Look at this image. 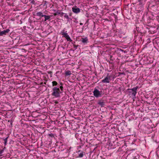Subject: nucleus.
Returning a JSON list of instances; mask_svg holds the SVG:
<instances>
[{"label": "nucleus", "mask_w": 159, "mask_h": 159, "mask_svg": "<svg viewBox=\"0 0 159 159\" xmlns=\"http://www.w3.org/2000/svg\"><path fill=\"white\" fill-rule=\"evenodd\" d=\"M52 84V86L53 87L52 88V95L56 98L60 97V94L62 93V91L63 89L62 86L63 84L60 83V85H59L55 81H53Z\"/></svg>", "instance_id": "nucleus-1"}, {"label": "nucleus", "mask_w": 159, "mask_h": 159, "mask_svg": "<svg viewBox=\"0 0 159 159\" xmlns=\"http://www.w3.org/2000/svg\"><path fill=\"white\" fill-rule=\"evenodd\" d=\"M138 88V86H136L133 89H127V90L130 94H132L134 97L135 98V96L137 93V90Z\"/></svg>", "instance_id": "nucleus-2"}, {"label": "nucleus", "mask_w": 159, "mask_h": 159, "mask_svg": "<svg viewBox=\"0 0 159 159\" xmlns=\"http://www.w3.org/2000/svg\"><path fill=\"white\" fill-rule=\"evenodd\" d=\"M93 92L94 96L96 98L101 97L104 94L102 91H99L98 89H94V90Z\"/></svg>", "instance_id": "nucleus-3"}, {"label": "nucleus", "mask_w": 159, "mask_h": 159, "mask_svg": "<svg viewBox=\"0 0 159 159\" xmlns=\"http://www.w3.org/2000/svg\"><path fill=\"white\" fill-rule=\"evenodd\" d=\"M10 30L8 29L4 30L2 31L0 30V36H3L4 35H6L10 32Z\"/></svg>", "instance_id": "nucleus-4"}, {"label": "nucleus", "mask_w": 159, "mask_h": 159, "mask_svg": "<svg viewBox=\"0 0 159 159\" xmlns=\"http://www.w3.org/2000/svg\"><path fill=\"white\" fill-rule=\"evenodd\" d=\"M110 76L107 75L105 79L102 80V82L104 83H108L110 82Z\"/></svg>", "instance_id": "nucleus-5"}, {"label": "nucleus", "mask_w": 159, "mask_h": 159, "mask_svg": "<svg viewBox=\"0 0 159 159\" xmlns=\"http://www.w3.org/2000/svg\"><path fill=\"white\" fill-rule=\"evenodd\" d=\"M72 11L75 13H78L80 12V9L77 7H72Z\"/></svg>", "instance_id": "nucleus-6"}, {"label": "nucleus", "mask_w": 159, "mask_h": 159, "mask_svg": "<svg viewBox=\"0 0 159 159\" xmlns=\"http://www.w3.org/2000/svg\"><path fill=\"white\" fill-rule=\"evenodd\" d=\"M80 41L83 43L84 45L86 44L88 42V39L87 37L84 38H82Z\"/></svg>", "instance_id": "nucleus-7"}, {"label": "nucleus", "mask_w": 159, "mask_h": 159, "mask_svg": "<svg viewBox=\"0 0 159 159\" xmlns=\"http://www.w3.org/2000/svg\"><path fill=\"white\" fill-rule=\"evenodd\" d=\"M44 17V21H46L47 20H48L49 21L50 20V18L51 17V16H47L46 15H44L43 16Z\"/></svg>", "instance_id": "nucleus-8"}, {"label": "nucleus", "mask_w": 159, "mask_h": 159, "mask_svg": "<svg viewBox=\"0 0 159 159\" xmlns=\"http://www.w3.org/2000/svg\"><path fill=\"white\" fill-rule=\"evenodd\" d=\"M105 102L102 100H99L98 102V104L101 106L102 107L105 105Z\"/></svg>", "instance_id": "nucleus-9"}, {"label": "nucleus", "mask_w": 159, "mask_h": 159, "mask_svg": "<svg viewBox=\"0 0 159 159\" xmlns=\"http://www.w3.org/2000/svg\"><path fill=\"white\" fill-rule=\"evenodd\" d=\"M63 12H59L58 11H57L56 12V13H54L53 14V15L54 16H57V15H60V16H62V14H63Z\"/></svg>", "instance_id": "nucleus-10"}, {"label": "nucleus", "mask_w": 159, "mask_h": 159, "mask_svg": "<svg viewBox=\"0 0 159 159\" xmlns=\"http://www.w3.org/2000/svg\"><path fill=\"white\" fill-rule=\"evenodd\" d=\"M36 16H37L43 17L44 15L43 14V12H39L36 13Z\"/></svg>", "instance_id": "nucleus-11"}, {"label": "nucleus", "mask_w": 159, "mask_h": 159, "mask_svg": "<svg viewBox=\"0 0 159 159\" xmlns=\"http://www.w3.org/2000/svg\"><path fill=\"white\" fill-rule=\"evenodd\" d=\"M65 74L66 76L70 75H71V71L68 70L65 72Z\"/></svg>", "instance_id": "nucleus-12"}, {"label": "nucleus", "mask_w": 159, "mask_h": 159, "mask_svg": "<svg viewBox=\"0 0 159 159\" xmlns=\"http://www.w3.org/2000/svg\"><path fill=\"white\" fill-rule=\"evenodd\" d=\"M61 34L63 36L62 37H64L65 38L68 35L67 33L64 32H61Z\"/></svg>", "instance_id": "nucleus-13"}, {"label": "nucleus", "mask_w": 159, "mask_h": 159, "mask_svg": "<svg viewBox=\"0 0 159 159\" xmlns=\"http://www.w3.org/2000/svg\"><path fill=\"white\" fill-rule=\"evenodd\" d=\"M8 136L5 139H3V140L4 141V143L5 146H6L7 144V139H8Z\"/></svg>", "instance_id": "nucleus-14"}, {"label": "nucleus", "mask_w": 159, "mask_h": 159, "mask_svg": "<svg viewBox=\"0 0 159 159\" xmlns=\"http://www.w3.org/2000/svg\"><path fill=\"white\" fill-rule=\"evenodd\" d=\"M65 38L66 39L67 41H69L70 42H71L72 41V40L70 39V36L68 35L66 37H65Z\"/></svg>", "instance_id": "nucleus-15"}, {"label": "nucleus", "mask_w": 159, "mask_h": 159, "mask_svg": "<svg viewBox=\"0 0 159 159\" xmlns=\"http://www.w3.org/2000/svg\"><path fill=\"white\" fill-rule=\"evenodd\" d=\"M62 16H63L65 18L68 19L69 15L67 13H63Z\"/></svg>", "instance_id": "nucleus-16"}, {"label": "nucleus", "mask_w": 159, "mask_h": 159, "mask_svg": "<svg viewBox=\"0 0 159 159\" xmlns=\"http://www.w3.org/2000/svg\"><path fill=\"white\" fill-rule=\"evenodd\" d=\"M48 136L49 138H54V136L53 134L51 133L48 134Z\"/></svg>", "instance_id": "nucleus-17"}, {"label": "nucleus", "mask_w": 159, "mask_h": 159, "mask_svg": "<svg viewBox=\"0 0 159 159\" xmlns=\"http://www.w3.org/2000/svg\"><path fill=\"white\" fill-rule=\"evenodd\" d=\"M8 122H9L10 124V126L12 127V120H9L8 121Z\"/></svg>", "instance_id": "nucleus-18"}, {"label": "nucleus", "mask_w": 159, "mask_h": 159, "mask_svg": "<svg viewBox=\"0 0 159 159\" xmlns=\"http://www.w3.org/2000/svg\"><path fill=\"white\" fill-rule=\"evenodd\" d=\"M30 3L33 4H35V2L34 0H30Z\"/></svg>", "instance_id": "nucleus-19"}, {"label": "nucleus", "mask_w": 159, "mask_h": 159, "mask_svg": "<svg viewBox=\"0 0 159 159\" xmlns=\"http://www.w3.org/2000/svg\"><path fill=\"white\" fill-rule=\"evenodd\" d=\"M78 46H79L78 45H76L75 44L73 45V46H74V48H75V50H76Z\"/></svg>", "instance_id": "nucleus-20"}, {"label": "nucleus", "mask_w": 159, "mask_h": 159, "mask_svg": "<svg viewBox=\"0 0 159 159\" xmlns=\"http://www.w3.org/2000/svg\"><path fill=\"white\" fill-rule=\"evenodd\" d=\"M79 157H82L83 156V154L82 153H81L79 154Z\"/></svg>", "instance_id": "nucleus-21"}, {"label": "nucleus", "mask_w": 159, "mask_h": 159, "mask_svg": "<svg viewBox=\"0 0 159 159\" xmlns=\"http://www.w3.org/2000/svg\"><path fill=\"white\" fill-rule=\"evenodd\" d=\"M139 1V5H142V2H141V0H138Z\"/></svg>", "instance_id": "nucleus-22"}, {"label": "nucleus", "mask_w": 159, "mask_h": 159, "mask_svg": "<svg viewBox=\"0 0 159 159\" xmlns=\"http://www.w3.org/2000/svg\"><path fill=\"white\" fill-rule=\"evenodd\" d=\"M3 152V149L0 150V154H2Z\"/></svg>", "instance_id": "nucleus-23"}, {"label": "nucleus", "mask_w": 159, "mask_h": 159, "mask_svg": "<svg viewBox=\"0 0 159 159\" xmlns=\"http://www.w3.org/2000/svg\"><path fill=\"white\" fill-rule=\"evenodd\" d=\"M60 146H63L64 145V144L62 143L61 142H60Z\"/></svg>", "instance_id": "nucleus-24"}, {"label": "nucleus", "mask_w": 159, "mask_h": 159, "mask_svg": "<svg viewBox=\"0 0 159 159\" xmlns=\"http://www.w3.org/2000/svg\"><path fill=\"white\" fill-rule=\"evenodd\" d=\"M66 19L67 20V21H69L70 20H71V19L69 17V16L68 17V19Z\"/></svg>", "instance_id": "nucleus-25"}, {"label": "nucleus", "mask_w": 159, "mask_h": 159, "mask_svg": "<svg viewBox=\"0 0 159 159\" xmlns=\"http://www.w3.org/2000/svg\"><path fill=\"white\" fill-rule=\"evenodd\" d=\"M72 13H70L69 14V16H72Z\"/></svg>", "instance_id": "nucleus-26"}, {"label": "nucleus", "mask_w": 159, "mask_h": 159, "mask_svg": "<svg viewBox=\"0 0 159 159\" xmlns=\"http://www.w3.org/2000/svg\"><path fill=\"white\" fill-rule=\"evenodd\" d=\"M48 73H49V74L52 73V72L51 71H49V72H48Z\"/></svg>", "instance_id": "nucleus-27"}, {"label": "nucleus", "mask_w": 159, "mask_h": 159, "mask_svg": "<svg viewBox=\"0 0 159 159\" xmlns=\"http://www.w3.org/2000/svg\"><path fill=\"white\" fill-rule=\"evenodd\" d=\"M80 25H83V24L82 23H80Z\"/></svg>", "instance_id": "nucleus-28"}, {"label": "nucleus", "mask_w": 159, "mask_h": 159, "mask_svg": "<svg viewBox=\"0 0 159 159\" xmlns=\"http://www.w3.org/2000/svg\"><path fill=\"white\" fill-rule=\"evenodd\" d=\"M6 148L5 147H4V148H3V150Z\"/></svg>", "instance_id": "nucleus-29"}]
</instances>
